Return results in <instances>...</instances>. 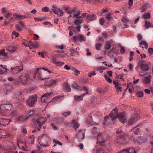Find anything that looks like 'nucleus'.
Returning <instances> with one entry per match:
<instances>
[{"mask_svg":"<svg viewBox=\"0 0 153 153\" xmlns=\"http://www.w3.org/2000/svg\"><path fill=\"white\" fill-rule=\"evenodd\" d=\"M38 140L41 146L48 147L50 146V138L47 134H44L39 137Z\"/></svg>","mask_w":153,"mask_h":153,"instance_id":"1","label":"nucleus"},{"mask_svg":"<svg viewBox=\"0 0 153 153\" xmlns=\"http://www.w3.org/2000/svg\"><path fill=\"white\" fill-rule=\"evenodd\" d=\"M30 76L28 74L26 73L20 75L19 77V82L23 84H26L30 80Z\"/></svg>","mask_w":153,"mask_h":153,"instance_id":"2","label":"nucleus"},{"mask_svg":"<svg viewBox=\"0 0 153 153\" xmlns=\"http://www.w3.org/2000/svg\"><path fill=\"white\" fill-rule=\"evenodd\" d=\"M46 121V119L44 117H41L38 119L36 121V124L37 126H39V128H37V129L38 131L40 130L43 124L45 123Z\"/></svg>","mask_w":153,"mask_h":153,"instance_id":"3","label":"nucleus"},{"mask_svg":"<svg viewBox=\"0 0 153 153\" xmlns=\"http://www.w3.org/2000/svg\"><path fill=\"white\" fill-rule=\"evenodd\" d=\"M37 99L36 95H34L31 96L27 101V105L30 106H33L36 102Z\"/></svg>","mask_w":153,"mask_h":153,"instance_id":"4","label":"nucleus"},{"mask_svg":"<svg viewBox=\"0 0 153 153\" xmlns=\"http://www.w3.org/2000/svg\"><path fill=\"white\" fill-rule=\"evenodd\" d=\"M13 110V106L11 104H4L1 105L0 109V111L4 113L6 110L11 111Z\"/></svg>","mask_w":153,"mask_h":153,"instance_id":"5","label":"nucleus"},{"mask_svg":"<svg viewBox=\"0 0 153 153\" xmlns=\"http://www.w3.org/2000/svg\"><path fill=\"white\" fill-rule=\"evenodd\" d=\"M33 77L35 79L43 80L44 78L42 76V72L39 68H37L34 73Z\"/></svg>","mask_w":153,"mask_h":153,"instance_id":"6","label":"nucleus"},{"mask_svg":"<svg viewBox=\"0 0 153 153\" xmlns=\"http://www.w3.org/2000/svg\"><path fill=\"white\" fill-rule=\"evenodd\" d=\"M85 137V131L84 130L80 129L76 133V137L77 138L79 142H80L84 139Z\"/></svg>","mask_w":153,"mask_h":153,"instance_id":"7","label":"nucleus"},{"mask_svg":"<svg viewBox=\"0 0 153 153\" xmlns=\"http://www.w3.org/2000/svg\"><path fill=\"white\" fill-rule=\"evenodd\" d=\"M23 69V67L22 65L16 66L15 67H11L10 68V73L13 74H17L20 72Z\"/></svg>","mask_w":153,"mask_h":153,"instance_id":"8","label":"nucleus"},{"mask_svg":"<svg viewBox=\"0 0 153 153\" xmlns=\"http://www.w3.org/2000/svg\"><path fill=\"white\" fill-rule=\"evenodd\" d=\"M105 136L104 134L102 132H100L97 135V141L96 143H102L105 142V140L104 138Z\"/></svg>","mask_w":153,"mask_h":153,"instance_id":"9","label":"nucleus"},{"mask_svg":"<svg viewBox=\"0 0 153 153\" xmlns=\"http://www.w3.org/2000/svg\"><path fill=\"white\" fill-rule=\"evenodd\" d=\"M109 116L112 121L118 117V111L117 108H115L109 114Z\"/></svg>","mask_w":153,"mask_h":153,"instance_id":"10","label":"nucleus"},{"mask_svg":"<svg viewBox=\"0 0 153 153\" xmlns=\"http://www.w3.org/2000/svg\"><path fill=\"white\" fill-rule=\"evenodd\" d=\"M141 70L143 71H147L149 70V66L147 64H145V61L141 60L139 64Z\"/></svg>","mask_w":153,"mask_h":153,"instance_id":"11","label":"nucleus"},{"mask_svg":"<svg viewBox=\"0 0 153 153\" xmlns=\"http://www.w3.org/2000/svg\"><path fill=\"white\" fill-rule=\"evenodd\" d=\"M120 122L122 123H126L127 121L125 117V113L124 112H122L119 115L118 117Z\"/></svg>","mask_w":153,"mask_h":153,"instance_id":"12","label":"nucleus"},{"mask_svg":"<svg viewBox=\"0 0 153 153\" xmlns=\"http://www.w3.org/2000/svg\"><path fill=\"white\" fill-rule=\"evenodd\" d=\"M139 117V115L137 114H134L133 116H132L131 118L129 121V124L131 125L134 123L136 122Z\"/></svg>","mask_w":153,"mask_h":153,"instance_id":"13","label":"nucleus"},{"mask_svg":"<svg viewBox=\"0 0 153 153\" xmlns=\"http://www.w3.org/2000/svg\"><path fill=\"white\" fill-rule=\"evenodd\" d=\"M73 40L74 42H76L77 40H79L80 42H85V40L84 36L82 35H79V36H74Z\"/></svg>","mask_w":153,"mask_h":153,"instance_id":"14","label":"nucleus"},{"mask_svg":"<svg viewBox=\"0 0 153 153\" xmlns=\"http://www.w3.org/2000/svg\"><path fill=\"white\" fill-rule=\"evenodd\" d=\"M10 122L8 119L0 118V126L7 125Z\"/></svg>","mask_w":153,"mask_h":153,"instance_id":"15","label":"nucleus"},{"mask_svg":"<svg viewBox=\"0 0 153 153\" xmlns=\"http://www.w3.org/2000/svg\"><path fill=\"white\" fill-rule=\"evenodd\" d=\"M50 97V95L48 94H46L43 95L41 98L42 101L45 103L48 102V98Z\"/></svg>","mask_w":153,"mask_h":153,"instance_id":"16","label":"nucleus"},{"mask_svg":"<svg viewBox=\"0 0 153 153\" xmlns=\"http://www.w3.org/2000/svg\"><path fill=\"white\" fill-rule=\"evenodd\" d=\"M93 119L92 116H88L86 120L87 123L89 125H97V124L94 122L92 121Z\"/></svg>","mask_w":153,"mask_h":153,"instance_id":"17","label":"nucleus"},{"mask_svg":"<svg viewBox=\"0 0 153 153\" xmlns=\"http://www.w3.org/2000/svg\"><path fill=\"white\" fill-rule=\"evenodd\" d=\"M33 113V111H31L30 112V114L29 115V116H28L27 117H25V116H21L19 117L18 118V121H23L27 119L30 117L31 116V115Z\"/></svg>","mask_w":153,"mask_h":153,"instance_id":"18","label":"nucleus"},{"mask_svg":"<svg viewBox=\"0 0 153 153\" xmlns=\"http://www.w3.org/2000/svg\"><path fill=\"white\" fill-rule=\"evenodd\" d=\"M54 13L57 14L60 16H62L63 15V12L59 8H57L56 9L54 10H53Z\"/></svg>","mask_w":153,"mask_h":153,"instance_id":"19","label":"nucleus"},{"mask_svg":"<svg viewBox=\"0 0 153 153\" xmlns=\"http://www.w3.org/2000/svg\"><path fill=\"white\" fill-rule=\"evenodd\" d=\"M24 145V146H21V147L20 148L24 151H28L30 149V145L27 143V142H25Z\"/></svg>","mask_w":153,"mask_h":153,"instance_id":"20","label":"nucleus"},{"mask_svg":"<svg viewBox=\"0 0 153 153\" xmlns=\"http://www.w3.org/2000/svg\"><path fill=\"white\" fill-rule=\"evenodd\" d=\"M25 142H27V143L30 145V146H31L33 143V136H30L28 137Z\"/></svg>","mask_w":153,"mask_h":153,"instance_id":"21","label":"nucleus"},{"mask_svg":"<svg viewBox=\"0 0 153 153\" xmlns=\"http://www.w3.org/2000/svg\"><path fill=\"white\" fill-rule=\"evenodd\" d=\"M27 16H29V15L27 14H26V15H17L15 14V17L18 20L23 19L26 18Z\"/></svg>","mask_w":153,"mask_h":153,"instance_id":"22","label":"nucleus"},{"mask_svg":"<svg viewBox=\"0 0 153 153\" xmlns=\"http://www.w3.org/2000/svg\"><path fill=\"white\" fill-rule=\"evenodd\" d=\"M16 49V48L15 46L12 45H10L7 48V51L10 53L15 52Z\"/></svg>","mask_w":153,"mask_h":153,"instance_id":"23","label":"nucleus"},{"mask_svg":"<svg viewBox=\"0 0 153 153\" xmlns=\"http://www.w3.org/2000/svg\"><path fill=\"white\" fill-rule=\"evenodd\" d=\"M57 82L56 80L51 79L45 82L46 86H50L56 84Z\"/></svg>","mask_w":153,"mask_h":153,"instance_id":"24","label":"nucleus"},{"mask_svg":"<svg viewBox=\"0 0 153 153\" xmlns=\"http://www.w3.org/2000/svg\"><path fill=\"white\" fill-rule=\"evenodd\" d=\"M87 19L89 21H92L96 19L97 17L94 14L88 15L86 16Z\"/></svg>","mask_w":153,"mask_h":153,"instance_id":"25","label":"nucleus"},{"mask_svg":"<svg viewBox=\"0 0 153 153\" xmlns=\"http://www.w3.org/2000/svg\"><path fill=\"white\" fill-rule=\"evenodd\" d=\"M151 7L150 5L148 4H146L142 7L140 10H141V12H142L148 9Z\"/></svg>","mask_w":153,"mask_h":153,"instance_id":"26","label":"nucleus"},{"mask_svg":"<svg viewBox=\"0 0 153 153\" xmlns=\"http://www.w3.org/2000/svg\"><path fill=\"white\" fill-rule=\"evenodd\" d=\"M151 76L149 75L147 76L144 77L145 80L143 82L145 84H149L151 81Z\"/></svg>","mask_w":153,"mask_h":153,"instance_id":"27","label":"nucleus"},{"mask_svg":"<svg viewBox=\"0 0 153 153\" xmlns=\"http://www.w3.org/2000/svg\"><path fill=\"white\" fill-rule=\"evenodd\" d=\"M71 123L72 124V127L74 128L75 130L76 131L77 128L79 127V124L74 120H72Z\"/></svg>","mask_w":153,"mask_h":153,"instance_id":"28","label":"nucleus"},{"mask_svg":"<svg viewBox=\"0 0 153 153\" xmlns=\"http://www.w3.org/2000/svg\"><path fill=\"white\" fill-rule=\"evenodd\" d=\"M5 16L6 18L11 20L13 18L14 16L15 17V14H13L12 13H7L6 14Z\"/></svg>","mask_w":153,"mask_h":153,"instance_id":"29","label":"nucleus"},{"mask_svg":"<svg viewBox=\"0 0 153 153\" xmlns=\"http://www.w3.org/2000/svg\"><path fill=\"white\" fill-rule=\"evenodd\" d=\"M64 89L68 92H70L71 89L70 87V85L67 82L65 83L64 84Z\"/></svg>","mask_w":153,"mask_h":153,"instance_id":"30","label":"nucleus"},{"mask_svg":"<svg viewBox=\"0 0 153 153\" xmlns=\"http://www.w3.org/2000/svg\"><path fill=\"white\" fill-rule=\"evenodd\" d=\"M84 96L83 94L81 96H75L74 97V100L76 102L83 100V98Z\"/></svg>","mask_w":153,"mask_h":153,"instance_id":"31","label":"nucleus"},{"mask_svg":"<svg viewBox=\"0 0 153 153\" xmlns=\"http://www.w3.org/2000/svg\"><path fill=\"white\" fill-rule=\"evenodd\" d=\"M137 139L138 143H142L146 142V140L144 139V137L142 136H140L138 137Z\"/></svg>","mask_w":153,"mask_h":153,"instance_id":"32","label":"nucleus"},{"mask_svg":"<svg viewBox=\"0 0 153 153\" xmlns=\"http://www.w3.org/2000/svg\"><path fill=\"white\" fill-rule=\"evenodd\" d=\"M3 57H7V55L4 52V49H2L0 51V58L1 59H3Z\"/></svg>","mask_w":153,"mask_h":153,"instance_id":"33","label":"nucleus"},{"mask_svg":"<svg viewBox=\"0 0 153 153\" xmlns=\"http://www.w3.org/2000/svg\"><path fill=\"white\" fill-rule=\"evenodd\" d=\"M64 121V118L61 117H58L56 119V122L59 124H62Z\"/></svg>","mask_w":153,"mask_h":153,"instance_id":"34","label":"nucleus"},{"mask_svg":"<svg viewBox=\"0 0 153 153\" xmlns=\"http://www.w3.org/2000/svg\"><path fill=\"white\" fill-rule=\"evenodd\" d=\"M112 14L110 13H109L106 14L105 16V18L106 20L108 22L110 21V20L112 19L111 16Z\"/></svg>","mask_w":153,"mask_h":153,"instance_id":"35","label":"nucleus"},{"mask_svg":"<svg viewBox=\"0 0 153 153\" xmlns=\"http://www.w3.org/2000/svg\"><path fill=\"white\" fill-rule=\"evenodd\" d=\"M139 44L140 46L144 45V46L145 48L146 49H147V48L148 45L146 42L143 41H141L139 43Z\"/></svg>","mask_w":153,"mask_h":153,"instance_id":"36","label":"nucleus"},{"mask_svg":"<svg viewBox=\"0 0 153 153\" xmlns=\"http://www.w3.org/2000/svg\"><path fill=\"white\" fill-rule=\"evenodd\" d=\"M145 27L147 29L149 27H153V25H152L149 22H147V21H145Z\"/></svg>","mask_w":153,"mask_h":153,"instance_id":"37","label":"nucleus"},{"mask_svg":"<svg viewBox=\"0 0 153 153\" xmlns=\"http://www.w3.org/2000/svg\"><path fill=\"white\" fill-rule=\"evenodd\" d=\"M25 143V141L23 142V141L20 140H18L17 141V145L18 147L20 148L21 147V146H23L22 144L24 145Z\"/></svg>","mask_w":153,"mask_h":153,"instance_id":"38","label":"nucleus"},{"mask_svg":"<svg viewBox=\"0 0 153 153\" xmlns=\"http://www.w3.org/2000/svg\"><path fill=\"white\" fill-rule=\"evenodd\" d=\"M111 47V42L109 41H107L106 42V45H105V48L106 50H108Z\"/></svg>","mask_w":153,"mask_h":153,"instance_id":"39","label":"nucleus"},{"mask_svg":"<svg viewBox=\"0 0 153 153\" xmlns=\"http://www.w3.org/2000/svg\"><path fill=\"white\" fill-rule=\"evenodd\" d=\"M127 150L128 153H136L134 149L131 147H129Z\"/></svg>","mask_w":153,"mask_h":153,"instance_id":"40","label":"nucleus"},{"mask_svg":"<svg viewBox=\"0 0 153 153\" xmlns=\"http://www.w3.org/2000/svg\"><path fill=\"white\" fill-rule=\"evenodd\" d=\"M72 87L74 89H76L81 90H82V88L79 86V85L75 83L72 84Z\"/></svg>","mask_w":153,"mask_h":153,"instance_id":"41","label":"nucleus"},{"mask_svg":"<svg viewBox=\"0 0 153 153\" xmlns=\"http://www.w3.org/2000/svg\"><path fill=\"white\" fill-rule=\"evenodd\" d=\"M143 17L145 19H149L151 17V15L149 12H147L144 15Z\"/></svg>","mask_w":153,"mask_h":153,"instance_id":"42","label":"nucleus"},{"mask_svg":"<svg viewBox=\"0 0 153 153\" xmlns=\"http://www.w3.org/2000/svg\"><path fill=\"white\" fill-rule=\"evenodd\" d=\"M83 19L80 20L75 19L74 22V24L76 25H78L80 24L83 22Z\"/></svg>","mask_w":153,"mask_h":153,"instance_id":"43","label":"nucleus"},{"mask_svg":"<svg viewBox=\"0 0 153 153\" xmlns=\"http://www.w3.org/2000/svg\"><path fill=\"white\" fill-rule=\"evenodd\" d=\"M71 114V111H66L64 112H63L62 113V114L63 116H64L65 117L68 116L69 115Z\"/></svg>","mask_w":153,"mask_h":153,"instance_id":"44","label":"nucleus"},{"mask_svg":"<svg viewBox=\"0 0 153 153\" xmlns=\"http://www.w3.org/2000/svg\"><path fill=\"white\" fill-rule=\"evenodd\" d=\"M136 135L134 134V137H133L131 139V140L133 143L137 144L138 143V139H136L135 138L136 137Z\"/></svg>","mask_w":153,"mask_h":153,"instance_id":"45","label":"nucleus"},{"mask_svg":"<svg viewBox=\"0 0 153 153\" xmlns=\"http://www.w3.org/2000/svg\"><path fill=\"white\" fill-rule=\"evenodd\" d=\"M104 77L105 80L108 82L110 83H111L112 82V80L110 78H109L107 76L106 74H105L104 76Z\"/></svg>","mask_w":153,"mask_h":153,"instance_id":"46","label":"nucleus"},{"mask_svg":"<svg viewBox=\"0 0 153 153\" xmlns=\"http://www.w3.org/2000/svg\"><path fill=\"white\" fill-rule=\"evenodd\" d=\"M22 94V93L20 91H17L15 93V95L16 98L22 96H21Z\"/></svg>","mask_w":153,"mask_h":153,"instance_id":"47","label":"nucleus"},{"mask_svg":"<svg viewBox=\"0 0 153 153\" xmlns=\"http://www.w3.org/2000/svg\"><path fill=\"white\" fill-rule=\"evenodd\" d=\"M70 52L71 53V54L72 56L74 55V54H76L77 53V52L74 50V49L71 48L70 49Z\"/></svg>","mask_w":153,"mask_h":153,"instance_id":"48","label":"nucleus"},{"mask_svg":"<svg viewBox=\"0 0 153 153\" xmlns=\"http://www.w3.org/2000/svg\"><path fill=\"white\" fill-rule=\"evenodd\" d=\"M96 49L99 50H100L102 46V45L100 43H97L95 45Z\"/></svg>","mask_w":153,"mask_h":153,"instance_id":"49","label":"nucleus"},{"mask_svg":"<svg viewBox=\"0 0 153 153\" xmlns=\"http://www.w3.org/2000/svg\"><path fill=\"white\" fill-rule=\"evenodd\" d=\"M58 52L59 53V55L61 57H63L65 55V53H64L63 51H60Z\"/></svg>","mask_w":153,"mask_h":153,"instance_id":"50","label":"nucleus"},{"mask_svg":"<svg viewBox=\"0 0 153 153\" xmlns=\"http://www.w3.org/2000/svg\"><path fill=\"white\" fill-rule=\"evenodd\" d=\"M55 64L58 66H62L64 64V63L62 62L57 61L55 63Z\"/></svg>","mask_w":153,"mask_h":153,"instance_id":"51","label":"nucleus"},{"mask_svg":"<svg viewBox=\"0 0 153 153\" xmlns=\"http://www.w3.org/2000/svg\"><path fill=\"white\" fill-rule=\"evenodd\" d=\"M15 27H16V30H17L18 31H19L21 30V27L19 25H15Z\"/></svg>","mask_w":153,"mask_h":153,"instance_id":"52","label":"nucleus"},{"mask_svg":"<svg viewBox=\"0 0 153 153\" xmlns=\"http://www.w3.org/2000/svg\"><path fill=\"white\" fill-rule=\"evenodd\" d=\"M100 23L101 25H103L105 23V20L103 19H99Z\"/></svg>","mask_w":153,"mask_h":153,"instance_id":"53","label":"nucleus"},{"mask_svg":"<svg viewBox=\"0 0 153 153\" xmlns=\"http://www.w3.org/2000/svg\"><path fill=\"white\" fill-rule=\"evenodd\" d=\"M65 12L70 14H71L72 12V11L70 10L69 8H66L65 9Z\"/></svg>","mask_w":153,"mask_h":153,"instance_id":"54","label":"nucleus"},{"mask_svg":"<svg viewBox=\"0 0 153 153\" xmlns=\"http://www.w3.org/2000/svg\"><path fill=\"white\" fill-rule=\"evenodd\" d=\"M120 53L121 54L124 53L125 52V48L123 46L121 47V48L120 50Z\"/></svg>","mask_w":153,"mask_h":153,"instance_id":"55","label":"nucleus"},{"mask_svg":"<svg viewBox=\"0 0 153 153\" xmlns=\"http://www.w3.org/2000/svg\"><path fill=\"white\" fill-rule=\"evenodd\" d=\"M53 142L54 143H55L56 144H58V145L61 146H62V143H60V142L58 140H53Z\"/></svg>","mask_w":153,"mask_h":153,"instance_id":"56","label":"nucleus"},{"mask_svg":"<svg viewBox=\"0 0 153 153\" xmlns=\"http://www.w3.org/2000/svg\"><path fill=\"white\" fill-rule=\"evenodd\" d=\"M143 96V94L142 92H139L137 93V97H141Z\"/></svg>","mask_w":153,"mask_h":153,"instance_id":"57","label":"nucleus"},{"mask_svg":"<svg viewBox=\"0 0 153 153\" xmlns=\"http://www.w3.org/2000/svg\"><path fill=\"white\" fill-rule=\"evenodd\" d=\"M31 46L33 48H36L38 46V44L36 42H34L31 44Z\"/></svg>","mask_w":153,"mask_h":153,"instance_id":"58","label":"nucleus"},{"mask_svg":"<svg viewBox=\"0 0 153 153\" xmlns=\"http://www.w3.org/2000/svg\"><path fill=\"white\" fill-rule=\"evenodd\" d=\"M83 89L86 91V93H85L84 94H83V95L85 96L86 94H88V91L87 88L86 87H83Z\"/></svg>","mask_w":153,"mask_h":153,"instance_id":"59","label":"nucleus"},{"mask_svg":"<svg viewBox=\"0 0 153 153\" xmlns=\"http://www.w3.org/2000/svg\"><path fill=\"white\" fill-rule=\"evenodd\" d=\"M96 75L95 72L94 71H92L90 72L88 74V76L90 77H91L92 76H94Z\"/></svg>","mask_w":153,"mask_h":153,"instance_id":"60","label":"nucleus"},{"mask_svg":"<svg viewBox=\"0 0 153 153\" xmlns=\"http://www.w3.org/2000/svg\"><path fill=\"white\" fill-rule=\"evenodd\" d=\"M0 66L4 69L5 70V71H9L8 70L7 68V66L5 65H0Z\"/></svg>","mask_w":153,"mask_h":153,"instance_id":"61","label":"nucleus"},{"mask_svg":"<svg viewBox=\"0 0 153 153\" xmlns=\"http://www.w3.org/2000/svg\"><path fill=\"white\" fill-rule=\"evenodd\" d=\"M87 53H86V55L87 56H91V53L90 52H89V49L88 48H86V50Z\"/></svg>","mask_w":153,"mask_h":153,"instance_id":"62","label":"nucleus"},{"mask_svg":"<svg viewBox=\"0 0 153 153\" xmlns=\"http://www.w3.org/2000/svg\"><path fill=\"white\" fill-rule=\"evenodd\" d=\"M49 9L47 7H44L42 9V10L43 12H46Z\"/></svg>","mask_w":153,"mask_h":153,"instance_id":"63","label":"nucleus"},{"mask_svg":"<svg viewBox=\"0 0 153 153\" xmlns=\"http://www.w3.org/2000/svg\"><path fill=\"white\" fill-rule=\"evenodd\" d=\"M121 21L123 23H127L128 22V20L126 19L125 18H123L121 19Z\"/></svg>","mask_w":153,"mask_h":153,"instance_id":"64","label":"nucleus"}]
</instances>
